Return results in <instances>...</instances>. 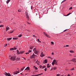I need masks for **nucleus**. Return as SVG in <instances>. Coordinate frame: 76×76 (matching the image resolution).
I'll list each match as a JSON object with an SVG mask.
<instances>
[{
    "instance_id": "nucleus-29",
    "label": "nucleus",
    "mask_w": 76,
    "mask_h": 76,
    "mask_svg": "<svg viewBox=\"0 0 76 76\" xmlns=\"http://www.w3.org/2000/svg\"><path fill=\"white\" fill-rule=\"evenodd\" d=\"M43 74V73H41V74H38V76H40V75H41Z\"/></svg>"
},
{
    "instance_id": "nucleus-10",
    "label": "nucleus",
    "mask_w": 76,
    "mask_h": 76,
    "mask_svg": "<svg viewBox=\"0 0 76 76\" xmlns=\"http://www.w3.org/2000/svg\"><path fill=\"white\" fill-rule=\"evenodd\" d=\"M47 68H50V66L49 65V64H48L47 65Z\"/></svg>"
},
{
    "instance_id": "nucleus-14",
    "label": "nucleus",
    "mask_w": 76,
    "mask_h": 76,
    "mask_svg": "<svg viewBox=\"0 0 76 76\" xmlns=\"http://www.w3.org/2000/svg\"><path fill=\"white\" fill-rule=\"evenodd\" d=\"M26 70H29V67H27L26 69H25Z\"/></svg>"
},
{
    "instance_id": "nucleus-56",
    "label": "nucleus",
    "mask_w": 76,
    "mask_h": 76,
    "mask_svg": "<svg viewBox=\"0 0 76 76\" xmlns=\"http://www.w3.org/2000/svg\"><path fill=\"white\" fill-rule=\"evenodd\" d=\"M24 58V60H26V58Z\"/></svg>"
},
{
    "instance_id": "nucleus-45",
    "label": "nucleus",
    "mask_w": 76,
    "mask_h": 76,
    "mask_svg": "<svg viewBox=\"0 0 76 76\" xmlns=\"http://www.w3.org/2000/svg\"><path fill=\"white\" fill-rule=\"evenodd\" d=\"M16 49H17V48H14V50H16Z\"/></svg>"
},
{
    "instance_id": "nucleus-34",
    "label": "nucleus",
    "mask_w": 76,
    "mask_h": 76,
    "mask_svg": "<svg viewBox=\"0 0 76 76\" xmlns=\"http://www.w3.org/2000/svg\"><path fill=\"white\" fill-rule=\"evenodd\" d=\"M65 1H66L65 0H64V1H63L62 2H61V3H64V2H65Z\"/></svg>"
},
{
    "instance_id": "nucleus-55",
    "label": "nucleus",
    "mask_w": 76,
    "mask_h": 76,
    "mask_svg": "<svg viewBox=\"0 0 76 76\" xmlns=\"http://www.w3.org/2000/svg\"><path fill=\"white\" fill-rule=\"evenodd\" d=\"M17 73H19V71H17Z\"/></svg>"
},
{
    "instance_id": "nucleus-11",
    "label": "nucleus",
    "mask_w": 76,
    "mask_h": 76,
    "mask_svg": "<svg viewBox=\"0 0 76 76\" xmlns=\"http://www.w3.org/2000/svg\"><path fill=\"white\" fill-rule=\"evenodd\" d=\"M40 56L41 57H44V56H45V55H44V54H41Z\"/></svg>"
},
{
    "instance_id": "nucleus-33",
    "label": "nucleus",
    "mask_w": 76,
    "mask_h": 76,
    "mask_svg": "<svg viewBox=\"0 0 76 76\" xmlns=\"http://www.w3.org/2000/svg\"><path fill=\"white\" fill-rule=\"evenodd\" d=\"M54 70H56L57 69V67H55L53 68Z\"/></svg>"
},
{
    "instance_id": "nucleus-63",
    "label": "nucleus",
    "mask_w": 76,
    "mask_h": 76,
    "mask_svg": "<svg viewBox=\"0 0 76 76\" xmlns=\"http://www.w3.org/2000/svg\"><path fill=\"white\" fill-rule=\"evenodd\" d=\"M31 9H32V7H31Z\"/></svg>"
},
{
    "instance_id": "nucleus-57",
    "label": "nucleus",
    "mask_w": 76,
    "mask_h": 76,
    "mask_svg": "<svg viewBox=\"0 0 76 76\" xmlns=\"http://www.w3.org/2000/svg\"><path fill=\"white\" fill-rule=\"evenodd\" d=\"M69 56H72V54H70L69 55Z\"/></svg>"
},
{
    "instance_id": "nucleus-44",
    "label": "nucleus",
    "mask_w": 76,
    "mask_h": 76,
    "mask_svg": "<svg viewBox=\"0 0 76 76\" xmlns=\"http://www.w3.org/2000/svg\"><path fill=\"white\" fill-rule=\"evenodd\" d=\"M53 43H54V42H51V45H52L53 44Z\"/></svg>"
},
{
    "instance_id": "nucleus-5",
    "label": "nucleus",
    "mask_w": 76,
    "mask_h": 76,
    "mask_svg": "<svg viewBox=\"0 0 76 76\" xmlns=\"http://www.w3.org/2000/svg\"><path fill=\"white\" fill-rule=\"evenodd\" d=\"M43 34H44V35H45V36H46V37H48V38H50V35H48L45 32L43 33Z\"/></svg>"
},
{
    "instance_id": "nucleus-40",
    "label": "nucleus",
    "mask_w": 76,
    "mask_h": 76,
    "mask_svg": "<svg viewBox=\"0 0 76 76\" xmlns=\"http://www.w3.org/2000/svg\"><path fill=\"white\" fill-rule=\"evenodd\" d=\"M13 31H10V34H11V33H13Z\"/></svg>"
},
{
    "instance_id": "nucleus-7",
    "label": "nucleus",
    "mask_w": 76,
    "mask_h": 76,
    "mask_svg": "<svg viewBox=\"0 0 76 76\" xmlns=\"http://www.w3.org/2000/svg\"><path fill=\"white\" fill-rule=\"evenodd\" d=\"M71 61H73V62L75 61V63H76V58H74L72 60H71Z\"/></svg>"
},
{
    "instance_id": "nucleus-22",
    "label": "nucleus",
    "mask_w": 76,
    "mask_h": 76,
    "mask_svg": "<svg viewBox=\"0 0 76 76\" xmlns=\"http://www.w3.org/2000/svg\"><path fill=\"white\" fill-rule=\"evenodd\" d=\"M22 36V34H20L18 36V37H21Z\"/></svg>"
},
{
    "instance_id": "nucleus-28",
    "label": "nucleus",
    "mask_w": 76,
    "mask_h": 76,
    "mask_svg": "<svg viewBox=\"0 0 76 76\" xmlns=\"http://www.w3.org/2000/svg\"><path fill=\"white\" fill-rule=\"evenodd\" d=\"M45 66H44L42 67V69H44V68H45Z\"/></svg>"
},
{
    "instance_id": "nucleus-52",
    "label": "nucleus",
    "mask_w": 76,
    "mask_h": 76,
    "mask_svg": "<svg viewBox=\"0 0 76 76\" xmlns=\"http://www.w3.org/2000/svg\"><path fill=\"white\" fill-rule=\"evenodd\" d=\"M28 52L29 53H31V50H29L28 51Z\"/></svg>"
},
{
    "instance_id": "nucleus-58",
    "label": "nucleus",
    "mask_w": 76,
    "mask_h": 76,
    "mask_svg": "<svg viewBox=\"0 0 76 76\" xmlns=\"http://www.w3.org/2000/svg\"><path fill=\"white\" fill-rule=\"evenodd\" d=\"M43 54V53L42 52V53H41V54Z\"/></svg>"
},
{
    "instance_id": "nucleus-41",
    "label": "nucleus",
    "mask_w": 76,
    "mask_h": 76,
    "mask_svg": "<svg viewBox=\"0 0 76 76\" xmlns=\"http://www.w3.org/2000/svg\"><path fill=\"white\" fill-rule=\"evenodd\" d=\"M13 39H18L17 38H13Z\"/></svg>"
},
{
    "instance_id": "nucleus-47",
    "label": "nucleus",
    "mask_w": 76,
    "mask_h": 76,
    "mask_svg": "<svg viewBox=\"0 0 76 76\" xmlns=\"http://www.w3.org/2000/svg\"><path fill=\"white\" fill-rule=\"evenodd\" d=\"M27 23L28 24H29V25H30V24H31V23L28 22H27Z\"/></svg>"
},
{
    "instance_id": "nucleus-53",
    "label": "nucleus",
    "mask_w": 76,
    "mask_h": 76,
    "mask_svg": "<svg viewBox=\"0 0 76 76\" xmlns=\"http://www.w3.org/2000/svg\"><path fill=\"white\" fill-rule=\"evenodd\" d=\"M38 75H34V76H38Z\"/></svg>"
},
{
    "instance_id": "nucleus-38",
    "label": "nucleus",
    "mask_w": 76,
    "mask_h": 76,
    "mask_svg": "<svg viewBox=\"0 0 76 76\" xmlns=\"http://www.w3.org/2000/svg\"><path fill=\"white\" fill-rule=\"evenodd\" d=\"M75 69H74V68H72L71 69V70H74Z\"/></svg>"
},
{
    "instance_id": "nucleus-64",
    "label": "nucleus",
    "mask_w": 76,
    "mask_h": 76,
    "mask_svg": "<svg viewBox=\"0 0 76 76\" xmlns=\"http://www.w3.org/2000/svg\"><path fill=\"white\" fill-rule=\"evenodd\" d=\"M31 58H32V57H31Z\"/></svg>"
},
{
    "instance_id": "nucleus-4",
    "label": "nucleus",
    "mask_w": 76,
    "mask_h": 76,
    "mask_svg": "<svg viewBox=\"0 0 76 76\" xmlns=\"http://www.w3.org/2000/svg\"><path fill=\"white\" fill-rule=\"evenodd\" d=\"M33 51L34 52V53L36 54H37V53H38V51L36 50V48H34L33 50Z\"/></svg>"
},
{
    "instance_id": "nucleus-35",
    "label": "nucleus",
    "mask_w": 76,
    "mask_h": 76,
    "mask_svg": "<svg viewBox=\"0 0 76 76\" xmlns=\"http://www.w3.org/2000/svg\"><path fill=\"white\" fill-rule=\"evenodd\" d=\"M3 25H0V28H1V27H3Z\"/></svg>"
},
{
    "instance_id": "nucleus-36",
    "label": "nucleus",
    "mask_w": 76,
    "mask_h": 76,
    "mask_svg": "<svg viewBox=\"0 0 76 76\" xmlns=\"http://www.w3.org/2000/svg\"><path fill=\"white\" fill-rule=\"evenodd\" d=\"M21 11V10H18V12H20Z\"/></svg>"
},
{
    "instance_id": "nucleus-16",
    "label": "nucleus",
    "mask_w": 76,
    "mask_h": 76,
    "mask_svg": "<svg viewBox=\"0 0 76 76\" xmlns=\"http://www.w3.org/2000/svg\"><path fill=\"white\" fill-rule=\"evenodd\" d=\"M20 58H17L16 59V61H18V60H20Z\"/></svg>"
},
{
    "instance_id": "nucleus-2",
    "label": "nucleus",
    "mask_w": 76,
    "mask_h": 76,
    "mask_svg": "<svg viewBox=\"0 0 76 76\" xmlns=\"http://www.w3.org/2000/svg\"><path fill=\"white\" fill-rule=\"evenodd\" d=\"M57 61H56V60H53V61L52 63V64L53 66H54V64H55L56 65H57Z\"/></svg>"
},
{
    "instance_id": "nucleus-15",
    "label": "nucleus",
    "mask_w": 76,
    "mask_h": 76,
    "mask_svg": "<svg viewBox=\"0 0 76 76\" xmlns=\"http://www.w3.org/2000/svg\"><path fill=\"white\" fill-rule=\"evenodd\" d=\"M12 39V38H7V40H8V41H10V40H11V39Z\"/></svg>"
},
{
    "instance_id": "nucleus-26",
    "label": "nucleus",
    "mask_w": 76,
    "mask_h": 76,
    "mask_svg": "<svg viewBox=\"0 0 76 76\" xmlns=\"http://www.w3.org/2000/svg\"><path fill=\"white\" fill-rule=\"evenodd\" d=\"M25 66L24 67L22 68L21 69V71H22L23 70V69H24V68H25Z\"/></svg>"
},
{
    "instance_id": "nucleus-62",
    "label": "nucleus",
    "mask_w": 76,
    "mask_h": 76,
    "mask_svg": "<svg viewBox=\"0 0 76 76\" xmlns=\"http://www.w3.org/2000/svg\"><path fill=\"white\" fill-rule=\"evenodd\" d=\"M21 75H22V73H21Z\"/></svg>"
},
{
    "instance_id": "nucleus-54",
    "label": "nucleus",
    "mask_w": 76,
    "mask_h": 76,
    "mask_svg": "<svg viewBox=\"0 0 76 76\" xmlns=\"http://www.w3.org/2000/svg\"><path fill=\"white\" fill-rule=\"evenodd\" d=\"M53 70V68H52V69H50V71H51V70Z\"/></svg>"
},
{
    "instance_id": "nucleus-39",
    "label": "nucleus",
    "mask_w": 76,
    "mask_h": 76,
    "mask_svg": "<svg viewBox=\"0 0 76 76\" xmlns=\"http://www.w3.org/2000/svg\"><path fill=\"white\" fill-rule=\"evenodd\" d=\"M7 44H6L5 45H4L5 47H6V46H7Z\"/></svg>"
},
{
    "instance_id": "nucleus-42",
    "label": "nucleus",
    "mask_w": 76,
    "mask_h": 76,
    "mask_svg": "<svg viewBox=\"0 0 76 76\" xmlns=\"http://www.w3.org/2000/svg\"><path fill=\"white\" fill-rule=\"evenodd\" d=\"M44 70L45 72H46L47 71V68L45 69Z\"/></svg>"
},
{
    "instance_id": "nucleus-43",
    "label": "nucleus",
    "mask_w": 76,
    "mask_h": 76,
    "mask_svg": "<svg viewBox=\"0 0 76 76\" xmlns=\"http://www.w3.org/2000/svg\"><path fill=\"white\" fill-rule=\"evenodd\" d=\"M29 54V52L26 53V54Z\"/></svg>"
},
{
    "instance_id": "nucleus-32",
    "label": "nucleus",
    "mask_w": 76,
    "mask_h": 76,
    "mask_svg": "<svg viewBox=\"0 0 76 76\" xmlns=\"http://www.w3.org/2000/svg\"><path fill=\"white\" fill-rule=\"evenodd\" d=\"M72 7H70L69 9V10H72Z\"/></svg>"
},
{
    "instance_id": "nucleus-46",
    "label": "nucleus",
    "mask_w": 76,
    "mask_h": 76,
    "mask_svg": "<svg viewBox=\"0 0 76 76\" xmlns=\"http://www.w3.org/2000/svg\"><path fill=\"white\" fill-rule=\"evenodd\" d=\"M33 37H35V38H36V37H37L35 36V35H33Z\"/></svg>"
},
{
    "instance_id": "nucleus-6",
    "label": "nucleus",
    "mask_w": 76,
    "mask_h": 76,
    "mask_svg": "<svg viewBox=\"0 0 76 76\" xmlns=\"http://www.w3.org/2000/svg\"><path fill=\"white\" fill-rule=\"evenodd\" d=\"M5 76H11V75L9 73H7V72H5Z\"/></svg>"
},
{
    "instance_id": "nucleus-20",
    "label": "nucleus",
    "mask_w": 76,
    "mask_h": 76,
    "mask_svg": "<svg viewBox=\"0 0 76 76\" xmlns=\"http://www.w3.org/2000/svg\"><path fill=\"white\" fill-rule=\"evenodd\" d=\"M39 61H38L37 60V61L36 62V63H37V64H39Z\"/></svg>"
},
{
    "instance_id": "nucleus-13",
    "label": "nucleus",
    "mask_w": 76,
    "mask_h": 76,
    "mask_svg": "<svg viewBox=\"0 0 76 76\" xmlns=\"http://www.w3.org/2000/svg\"><path fill=\"white\" fill-rule=\"evenodd\" d=\"M10 0H8L7 1V4H8L9 2H10Z\"/></svg>"
},
{
    "instance_id": "nucleus-25",
    "label": "nucleus",
    "mask_w": 76,
    "mask_h": 76,
    "mask_svg": "<svg viewBox=\"0 0 76 76\" xmlns=\"http://www.w3.org/2000/svg\"><path fill=\"white\" fill-rule=\"evenodd\" d=\"M10 50L12 51V50H14V49L13 48H11L10 49Z\"/></svg>"
},
{
    "instance_id": "nucleus-31",
    "label": "nucleus",
    "mask_w": 76,
    "mask_h": 76,
    "mask_svg": "<svg viewBox=\"0 0 76 76\" xmlns=\"http://www.w3.org/2000/svg\"><path fill=\"white\" fill-rule=\"evenodd\" d=\"M39 67L40 69H42V66H40Z\"/></svg>"
},
{
    "instance_id": "nucleus-61",
    "label": "nucleus",
    "mask_w": 76,
    "mask_h": 76,
    "mask_svg": "<svg viewBox=\"0 0 76 76\" xmlns=\"http://www.w3.org/2000/svg\"><path fill=\"white\" fill-rule=\"evenodd\" d=\"M0 23H1V22L0 21Z\"/></svg>"
},
{
    "instance_id": "nucleus-8",
    "label": "nucleus",
    "mask_w": 76,
    "mask_h": 76,
    "mask_svg": "<svg viewBox=\"0 0 76 76\" xmlns=\"http://www.w3.org/2000/svg\"><path fill=\"white\" fill-rule=\"evenodd\" d=\"M9 27L7 26L6 28V31H8L9 30Z\"/></svg>"
},
{
    "instance_id": "nucleus-1",
    "label": "nucleus",
    "mask_w": 76,
    "mask_h": 76,
    "mask_svg": "<svg viewBox=\"0 0 76 76\" xmlns=\"http://www.w3.org/2000/svg\"><path fill=\"white\" fill-rule=\"evenodd\" d=\"M10 59L12 60V61H15V59H16V57L15 56H12L11 57V58H10Z\"/></svg>"
},
{
    "instance_id": "nucleus-12",
    "label": "nucleus",
    "mask_w": 76,
    "mask_h": 76,
    "mask_svg": "<svg viewBox=\"0 0 76 76\" xmlns=\"http://www.w3.org/2000/svg\"><path fill=\"white\" fill-rule=\"evenodd\" d=\"M25 52V51H20V54H22V53H24Z\"/></svg>"
},
{
    "instance_id": "nucleus-48",
    "label": "nucleus",
    "mask_w": 76,
    "mask_h": 76,
    "mask_svg": "<svg viewBox=\"0 0 76 76\" xmlns=\"http://www.w3.org/2000/svg\"><path fill=\"white\" fill-rule=\"evenodd\" d=\"M66 47H69V45H66Z\"/></svg>"
},
{
    "instance_id": "nucleus-24",
    "label": "nucleus",
    "mask_w": 76,
    "mask_h": 76,
    "mask_svg": "<svg viewBox=\"0 0 76 76\" xmlns=\"http://www.w3.org/2000/svg\"><path fill=\"white\" fill-rule=\"evenodd\" d=\"M69 52H70V53H74V51L73 50H70L69 51Z\"/></svg>"
},
{
    "instance_id": "nucleus-51",
    "label": "nucleus",
    "mask_w": 76,
    "mask_h": 76,
    "mask_svg": "<svg viewBox=\"0 0 76 76\" xmlns=\"http://www.w3.org/2000/svg\"><path fill=\"white\" fill-rule=\"evenodd\" d=\"M66 31H67V29H66L64 31V32H66Z\"/></svg>"
},
{
    "instance_id": "nucleus-49",
    "label": "nucleus",
    "mask_w": 76,
    "mask_h": 76,
    "mask_svg": "<svg viewBox=\"0 0 76 76\" xmlns=\"http://www.w3.org/2000/svg\"><path fill=\"white\" fill-rule=\"evenodd\" d=\"M57 76H60L59 74H57L56 75Z\"/></svg>"
},
{
    "instance_id": "nucleus-3",
    "label": "nucleus",
    "mask_w": 76,
    "mask_h": 76,
    "mask_svg": "<svg viewBox=\"0 0 76 76\" xmlns=\"http://www.w3.org/2000/svg\"><path fill=\"white\" fill-rule=\"evenodd\" d=\"M26 19H27L28 21V20H29V18L27 12L26 13Z\"/></svg>"
},
{
    "instance_id": "nucleus-27",
    "label": "nucleus",
    "mask_w": 76,
    "mask_h": 76,
    "mask_svg": "<svg viewBox=\"0 0 76 76\" xmlns=\"http://www.w3.org/2000/svg\"><path fill=\"white\" fill-rule=\"evenodd\" d=\"M14 74H15V75H17V74H18V73L16 72H14Z\"/></svg>"
},
{
    "instance_id": "nucleus-21",
    "label": "nucleus",
    "mask_w": 76,
    "mask_h": 76,
    "mask_svg": "<svg viewBox=\"0 0 76 76\" xmlns=\"http://www.w3.org/2000/svg\"><path fill=\"white\" fill-rule=\"evenodd\" d=\"M45 63H47V59H45L44 60Z\"/></svg>"
},
{
    "instance_id": "nucleus-60",
    "label": "nucleus",
    "mask_w": 76,
    "mask_h": 76,
    "mask_svg": "<svg viewBox=\"0 0 76 76\" xmlns=\"http://www.w3.org/2000/svg\"><path fill=\"white\" fill-rule=\"evenodd\" d=\"M68 76H70V75H69V74L68 75Z\"/></svg>"
},
{
    "instance_id": "nucleus-37",
    "label": "nucleus",
    "mask_w": 76,
    "mask_h": 76,
    "mask_svg": "<svg viewBox=\"0 0 76 76\" xmlns=\"http://www.w3.org/2000/svg\"><path fill=\"white\" fill-rule=\"evenodd\" d=\"M48 58H50V59H52V58H51V57L50 56H48Z\"/></svg>"
},
{
    "instance_id": "nucleus-19",
    "label": "nucleus",
    "mask_w": 76,
    "mask_h": 76,
    "mask_svg": "<svg viewBox=\"0 0 76 76\" xmlns=\"http://www.w3.org/2000/svg\"><path fill=\"white\" fill-rule=\"evenodd\" d=\"M71 14V13H69V14H68L66 15L65 16H69V15H70Z\"/></svg>"
},
{
    "instance_id": "nucleus-9",
    "label": "nucleus",
    "mask_w": 76,
    "mask_h": 76,
    "mask_svg": "<svg viewBox=\"0 0 76 76\" xmlns=\"http://www.w3.org/2000/svg\"><path fill=\"white\" fill-rule=\"evenodd\" d=\"M35 56H36V55H35V54H34V53H33V55H32V57L33 58H35Z\"/></svg>"
},
{
    "instance_id": "nucleus-50",
    "label": "nucleus",
    "mask_w": 76,
    "mask_h": 76,
    "mask_svg": "<svg viewBox=\"0 0 76 76\" xmlns=\"http://www.w3.org/2000/svg\"><path fill=\"white\" fill-rule=\"evenodd\" d=\"M52 55H54V53L53 52L51 53Z\"/></svg>"
},
{
    "instance_id": "nucleus-30",
    "label": "nucleus",
    "mask_w": 76,
    "mask_h": 76,
    "mask_svg": "<svg viewBox=\"0 0 76 76\" xmlns=\"http://www.w3.org/2000/svg\"><path fill=\"white\" fill-rule=\"evenodd\" d=\"M17 53H18V54H20V53H19V50H17Z\"/></svg>"
},
{
    "instance_id": "nucleus-59",
    "label": "nucleus",
    "mask_w": 76,
    "mask_h": 76,
    "mask_svg": "<svg viewBox=\"0 0 76 76\" xmlns=\"http://www.w3.org/2000/svg\"><path fill=\"white\" fill-rule=\"evenodd\" d=\"M31 76H35V75H32Z\"/></svg>"
},
{
    "instance_id": "nucleus-18",
    "label": "nucleus",
    "mask_w": 76,
    "mask_h": 76,
    "mask_svg": "<svg viewBox=\"0 0 76 76\" xmlns=\"http://www.w3.org/2000/svg\"><path fill=\"white\" fill-rule=\"evenodd\" d=\"M33 46H31L30 47V49H31V50H32V48H33Z\"/></svg>"
},
{
    "instance_id": "nucleus-17",
    "label": "nucleus",
    "mask_w": 76,
    "mask_h": 76,
    "mask_svg": "<svg viewBox=\"0 0 76 76\" xmlns=\"http://www.w3.org/2000/svg\"><path fill=\"white\" fill-rule=\"evenodd\" d=\"M34 68L36 70H37V69H38V68L37 67H35V66H34Z\"/></svg>"
},
{
    "instance_id": "nucleus-23",
    "label": "nucleus",
    "mask_w": 76,
    "mask_h": 76,
    "mask_svg": "<svg viewBox=\"0 0 76 76\" xmlns=\"http://www.w3.org/2000/svg\"><path fill=\"white\" fill-rule=\"evenodd\" d=\"M37 40L38 41V42H41L39 41V39H37Z\"/></svg>"
}]
</instances>
